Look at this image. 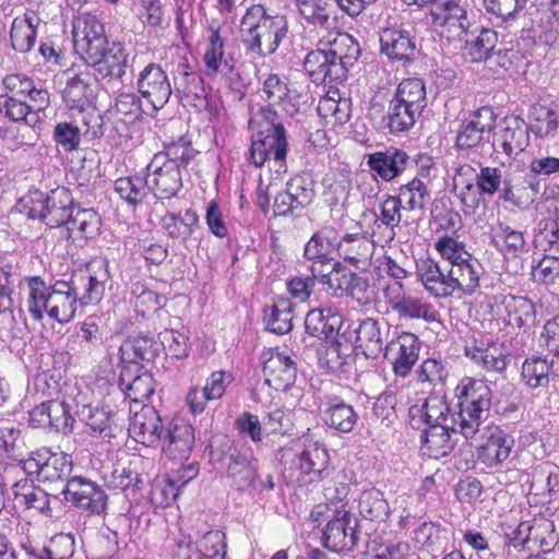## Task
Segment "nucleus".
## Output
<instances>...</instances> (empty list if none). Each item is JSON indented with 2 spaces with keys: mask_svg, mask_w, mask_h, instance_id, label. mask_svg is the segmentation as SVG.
Masks as SVG:
<instances>
[{
  "mask_svg": "<svg viewBox=\"0 0 559 559\" xmlns=\"http://www.w3.org/2000/svg\"><path fill=\"white\" fill-rule=\"evenodd\" d=\"M27 309L34 320L40 321L44 314L60 322H69L76 311L80 287L76 280L58 281L48 286L39 276L27 278Z\"/></svg>",
  "mask_w": 559,
  "mask_h": 559,
  "instance_id": "f257e3e1",
  "label": "nucleus"
},
{
  "mask_svg": "<svg viewBox=\"0 0 559 559\" xmlns=\"http://www.w3.org/2000/svg\"><path fill=\"white\" fill-rule=\"evenodd\" d=\"M288 31L284 15H271L261 4L247 9L240 22V32L248 49L260 56L274 53Z\"/></svg>",
  "mask_w": 559,
  "mask_h": 559,
  "instance_id": "f03ea898",
  "label": "nucleus"
},
{
  "mask_svg": "<svg viewBox=\"0 0 559 559\" xmlns=\"http://www.w3.org/2000/svg\"><path fill=\"white\" fill-rule=\"evenodd\" d=\"M459 399L457 413L460 433L465 439H473L487 418L491 391L483 381L473 378H464L455 389Z\"/></svg>",
  "mask_w": 559,
  "mask_h": 559,
  "instance_id": "7ed1b4c3",
  "label": "nucleus"
},
{
  "mask_svg": "<svg viewBox=\"0 0 559 559\" xmlns=\"http://www.w3.org/2000/svg\"><path fill=\"white\" fill-rule=\"evenodd\" d=\"M262 115L270 124L264 131L253 135L249 159L255 167L273 163L276 173H285L288 151L286 131L282 123L274 121L276 112L273 109L263 108Z\"/></svg>",
  "mask_w": 559,
  "mask_h": 559,
  "instance_id": "20e7f679",
  "label": "nucleus"
},
{
  "mask_svg": "<svg viewBox=\"0 0 559 559\" xmlns=\"http://www.w3.org/2000/svg\"><path fill=\"white\" fill-rule=\"evenodd\" d=\"M383 298L400 320L421 319L430 323L439 319L436 308L423 297L412 294L402 282H388L383 288Z\"/></svg>",
  "mask_w": 559,
  "mask_h": 559,
  "instance_id": "39448f33",
  "label": "nucleus"
},
{
  "mask_svg": "<svg viewBox=\"0 0 559 559\" xmlns=\"http://www.w3.org/2000/svg\"><path fill=\"white\" fill-rule=\"evenodd\" d=\"M323 530V545L334 552L350 551L358 542V519L346 504L329 508Z\"/></svg>",
  "mask_w": 559,
  "mask_h": 559,
  "instance_id": "423d86ee",
  "label": "nucleus"
},
{
  "mask_svg": "<svg viewBox=\"0 0 559 559\" xmlns=\"http://www.w3.org/2000/svg\"><path fill=\"white\" fill-rule=\"evenodd\" d=\"M72 212H74V206L70 191L64 187H58L47 195L36 193L32 198L28 217L40 219L47 226L58 227L67 225Z\"/></svg>",
  "mask_w": 559,
  "mask_h": 559,
  "instance_id": "0eeeda50",
  "label": "nucleus"
},
{
  "mask_svg": "<svg viewBox=\"0 0 559 559\" xmlns=\"http://www.w3.org/2000/svg\"><path fill=\"white\" fill-rule=\"evenodd\" d=\"M333 251L334 243L323 231L313 234L304 250L305 258L312 261L310 271L313 276L331 289H335L333 282L338 281L337 273H334L338 263L332 258Z\"/></svg>",
  "mask_w": 559,
  "mask_h": 559,
  "instance_id": "6e6552de",
  "label": "nucleus"
},
{
  "mask_svg": "<svg viewBox=\"0 0 559 559\" xmlns=\"http://www.w3.org/2000/svg\"><path fill=\"white\" fill-rule=\"evenodd\" d=\"M61 493L67 502L93 514L103 513L107 507L108 498L105 490L84 477H72L64 484Z\"/></svg>",
  "mask_w": 559,
  "mask_h": 559,
  "instance_id": "1a4fd4ad",
  "label": "nucleus"
},
{
  "mask_svg": "<svg viewBox=\"0 0 559 559\" xmlns=\"http://www.w3.org/2000/svg\"><path fill=\"white\" fill-rule=\"evenodd\" d=\"M163 156H154L147 165L145 178L147 190L159 199H171L182 187L181 171L177 164L165 162Z\"/></svg>",
  "mask_w": 559,
  "mask_h": 559,
  "instance_id": "9d476101",
  "label": "nucleus"
},
{
  "mask_svg": "<svg viewBox=\"0 0 559 559\" xmlns=\"http://www.w3.org/2000/svg\"><path fill=\"white\" fill-rule=\"evenodd\" d=\"M471 444L480 450V457L488 466L503 463L511 453L513 439L504 433L498 426L479 427Z\"/></svg>",
  "mask_w": 559,
  "mask_h": 559,
  "instance_id": "9b49d317",
  "label": "nucleus"
},
{
  "mask_svg": "<svg viewBox=\"0 0 559 559\" xmlns=\"http://www.w3.org/2000/svg\"><path fill=\"white\" fill-rule=\"evenodd\" d=\"M163 453L170 460H187L195 442L194 428L186 419L175 417L164 428Z\"/></svg>",
  "mask_w": 559,
  "mask_h": 559,
  "instance_id": "f8f14e48",
  "label": "nucleus"
},
{
  "mask_svg": "<svg viewBox=\"0 0 559 559\" xmlns=\"http://www.w3.org/2000/svg\"><path fill=\"white\" fill-rule=\"evenodd\" d=\"M495 114L490 107H481L471 115L468 120L462 122L456 135V145L460 148H474L489 142L495 127Z\"/></svg>",
  "mask_w": 559,
  "mask_h": 559,
  "instance_id": "ddd939ff",
  "label": "nucleus"
},
{
  "mask_svg": "<svg viewBox=\"0 0 559 559\" xmlns=\"http://www.w3.org/2000/svg\"><path fill=\"white\" fill-rule=\"evenodd\" d=\"M420 343L409 332H403L385 345L384 357L391 362L396 376L406 377L418 360Z\"/></svg>",
  "mask_w": 559,
  "mask_h": 559,
  "instance_id": "4468645a",
  "label": "nucleus"
},
{
  "mask_svg": "<svg viewBox=\"0 0 559 559\" xmlns=\"http://www.w3.org/2000/svg\"><path fill=\"white\" fill-rule=\"evenodd\" d=\"M138 90L154 110L162 109L169 100L173 90L168 75L159 64L150 63L139 74Z\"/></svg>",
  "mask_w": 559,
  "mask_h": 559,
  "instance_id": "2eb2a0df",
  "label": "nucleus"
},
{
  "mask_svg": "<svg viewBox=\"0 0 559 559\" xmlns=\"http://www.w3.org/2000/svg\"><path fill=\"white\" fill-rule=\"evenodd\" d=\"M263 374L265 383L276 391L288 390L296 381L297 368L290 356L270 348L264 354Z\"/></svg>",
  "mask_w": 559,
  "mask_h": 559,
  "instance_id": "dca6fc26",
  "label": "nucleus"
},
{
  "mask_svg": "<svg viewBox=\"0 0 559 559\" xmlns=\"http://www.w3.org/2000/svg\"><path fill=\"white\" fill-rule=\"evenodd\" d=\"M5 115L13 121H24L23 126H19L15 129L17 134H21L22 139L16 141V145H33L38 138V134L34 130V127L40 121L38 116L43 110H35L33 103L25 98L8 97L3 104ZM7 132L13 133L14 130H7Z\"/></svg>",
  "mask_w": 559,
  "mask_h": 559,
  "instance_id": "f3484780",
  "label": "nucleus"
},
{
  "mask_svg": "<svg viewBox=\"0 0 559 559\" xmlns=\"http://www.w3.org/2000/svg\"><path fill=\"white\" fill-rule=\"evenodd\" d=\"M164 428L157 411L153 406L141 405L133 412L128 430L136 442L150 447L162 440Z\"/></svg>",
  "mask_w": 559,
  "mask_h": 559,
  "instance_id": "a211bd4d",
  "label": "nucleus"
},
{
  "mask_svg": "<svg viewBox=\"0 0 559 559\" xmlns=\"http://www.w3.org/2000/svg\"><path fill=\"white\" fill-rule=\"evenodd\" d=\"M495 307L496 313L503 318L509 325L530 326L535 321V305L524 296L497 295L495 296Z\"/></svg>",
  "mask_w": 559,
  "mask_h": 559,
  "instance_id": "6ab92c4d",
  "label": "nucleus"
},
{
  "mask_svg": "<svg viewBox=\"0 0 559 559\" xmlns=\"http://www.w3.org/2000/svg\"><path fill=\"white\" fill-rule=\"evenodd\" d=\"M367 165L382 180L392 181L411 167L412 159L404 150L390 146L369 154Z\"/></svg>",
  "mask_w": 559,
  "mask_h": 559,
  "instance_id": "aec40b11",
  "label": "nucleus"
},
{
  "mask_svg": "<svg viewBox=\"0 0 559 559\" xmlns=\"http://www.w3.org/2000/svg\"><path fill=\"white\" fill-rule=\"evenodd\" d=\"M432 24L447 27L450 35L460 40L467 35L469 22L465 9L456 0H439L430 10Z\"/></svg>",
  "mask_w": 559,
  "mask_h": 559,
  "instance_id": "412c9836",
  "label": "nucleus"
},
{
  "mask_svg": "<svg viewBox=\"0 0 559 559\" xmlns=\"http://www.w3.org/2000/svg\"><path fill=\"white\" fill-rule=\"evenodd\" d=\"M417 275L425 289L435 298L454 296V288L450 269H443L432 259H425L417 263Z\"/></svg>",
  "mask_w": 559,
  "mask_h": 559,
  "instance_id": "4be33fe9",
  "label": "nucleus"
},
{
  "mask_svg": "<svg viewBox=\"0 0 559 559\" xmlns=\"http://www.w3.org/2000/svg\"><path fill=\"white\" fill-rule=\"evenodd\" d=\"M409 421L414 428L421 424L428 427L433 425H457L459 418L449 417V406L442 396L431 395L425 399L421 405H413L409 408Z\"/></svg>",
  "mask_w": 559,
  "mask_h": 559,
  "instance_id": "5701e85b",
  "label": "nucleus"
},
{
  "mask_svg": "<svg viewBox=\"0 0 559 559\" xmlns=\"http://www.w3.org/2000/svg\"><path fill=\"white\" fill-rule=\"evenodd\" d=\"M390 329L373 318L362 320L356 329V347L367 359H376L384 352Z\"/></svg>",
  "mask_w": 559,
  "mask_h": 559,
  "instance_id": "b1692460",
  "label": "nucleus"
},
{
  "mask_svg": "<svg viewBox=\"0 0 559 559\" xmlns=\"http://www.w3.org/2000/svg\"><path fill=\"white\" fill-rule=\"evenodd\" d=\"M376 241L364 235H345L337 243L340 257L358 270H367L374 253Z\"/></svg>",
  "mask_w": 559,
  "mask_h": 559,
  "instance_id": "393cba45",
  "label": "nucleus"
},
{
  "mask_svg": "<svg viewBox=\"0 0 559 559\" xmlns=\"http://www.w3.org/2000/svg\"><path fill=\"white\" fill-rule=\"evenodd\" d=\"M321 45L325 46L332 61L342 67L344 80L348 70L355 64L360 56V47L357 40L348 33L330 34L325 41L321 40Z\"/></svg>",
  "mask_w": 559,
  "mask_h": 559,
  "instance_id": "a878e982",
  "label": "nucleus"
},
{
  "mask_svg": "<svg viewBox=\"0 0 559 559\" xmlns=\"http://www.w3.org/2000/svg\"><path fill=\"white\" fill-rule=\"evenodd\" d=\"M381 52L399 61H412L418 49L414 37L407 31L386 28L380 35Z\"/></svg>",
  "mask_w": 559,
  "mask_h": 559,
  "instance_id": "bb28decb",
  "label": "nucleus"
},
{
  "mask_svg": "<svg viewBox=\"0 0 559 559\" xmlns=\"http://www.w3.org/2000/svg\"><path fill=\"white\" fill-rule=\"evenodd\" d=\"M492 146L501 148L508 156L516 155L524 151L528 143L527 127L518 118H506L503 128L492 136Z\"/></svg>",
  "mask_w": 559,
  "mask_h": 559,
  "instance_id": "cd10ccee",
  "label": "nucleus"
},
{
  "mask_svg": "<svg viewBox=\"0 0 559 559\" xmlns=\"http://www.w3.org/2000/svg\"><path fill=\"white\" fill-rule=\"evenodd\" d=\"M2 84L12 95L10 97L28 98L35 110H45L50 103L49 93L37 86L28 76L20 73L7 75Z\"/></svg>",
  "mask_w": 559,
  "mask_h": 559,
  "instance_id": "c85d7f7f",
  "label": "nucleus"
},
{
  "mask_svg": "<svg viewBox=\"0 0 559 559\" xmlns=\"http://www.w3.org/2000/svg\"><path fill=\"white\" fill-rule=\"evenodd\" d=\"M72 396V403L75 407V415L81 421L91 428L93 432L111 435L110 416L107 411L102 407L93 406L88 401L86 393L80 391Z\"/></svg>",
  "mask_w": 559,
  "mask_h": 559,
  "instance_id": "c756f323",
  "label": "nucleus"
},
{
  "mask_svg": "<svg viewBox=\"0 0 559 559\" xmlns=\"http://www.w3.org/2000/svg\"><path fill=\"white\" fill-rule=\"evenodd\" d=\"M335 0H295L299 15L314 27L330 29L336 23Z\"/></svg>",
  "mask_w": 559,
  "mask_h": 559,
  "instance_id": "7c9ffc66",
  "label": "nucleus"
},
{
  "mask_svg": "<svg viewBox=\"0 0 559 559\" xmlns=\"http://www.w3.org/2000/svg\"><path fill=\"white\" fill-rule=\"evenodd\" d=\"M304 67L313 82H341L344 80L342 67L332 61L325 48L307 53Z\"/></svg>",
  "mask_w": 559,
  "mask_h": 559,
  "instance_id": "2f4dec72",
  "label": "nucleus"
},
{
  "mask_svg": "<svg viewBox=\"0 0 559 559\" xmlns=\"http://www.w3.org/2000/svg\"><path fill=\"white\" fill-rule=\"evenodd\" d=\"M404 205L396 195H386L380 204V216L373 223L372 236H376V229L380 230L379 242L389 243L395 236V228L402 222V210Z\"/></svg>",
  "mask_w": 559,
  "mask_h": 559,
  "instance_id": "473e14b6",
  "label": "nucleus"
},
{
  "mask_svg": "<svg viewBox=\"0 0 559 559\" xmlns=\"http://www.w3.org/2000/svg\"><path fill=\"white\" fill-rule=\"evenodd\" d=\"M95 82L96 76L90 71H81L70 76L62 92L63 100L69 108L84 110L93 97Z\"/></svg>",
  "mask_w": 559,
  "mask_h": 559,
  "instance_id": "72a5a7b5",
  "label": "nucleus"
},
{
  "mask_svg": "<svg viewBox=\"0 0 559 559\" xmlns=\"http://www.w3.org/2000/svg\"><path fill=\"white\" fill-rule=\"evenodd\" d=\"M227 459L226 473L231 485L238 490L252 487L258 475V460L249 459L237 450L230 452Z\"/></svg>",
  "mask_w": 559,
  "mask_h": 559,
  "instance_id": "f704fd0d",
  "label": "nucleus"
},
{
  "mask_svg": "<svg viewBox=\"0 0 559 559\" xmlns=\"http://www.w3.org/2000/svg\"><path fill=\"white\" fill-rule=\"evenodd\" d=\"M450 431L460 432V428L457 425H433L428 427L423 436V454L435 460L450 454L454 449V443L451 440Z\"/></svg>",
  "mask_w": 559,
  "mask_h": 559,
  "instance_id": "c9c22d12",
  "label": "nucleus"
},
{
  "mask_svg": "<svg viewBox=\"0 0 559 559\" xmlns=\"http://www.w3.org/2000/svg\"><path fill=\"white\" fill-rule=\"evenodd\" d=\"M343 324V317L332 308L312 309L305 319L307 333L319 338H333Z\"/></svg>",
  "mask_w": 559,
  "mask_h": 559,
  "instance_id": "e433bc0d",
  "label": "nucleus"
},
{
  "mask_svg": "<svg viewBox=\"0 0 559 559\" xmlns=\"http://www.w3.org/2000/svg\"><path fill=\"white\" fill-rule=\"evenodd\" d=\"M39 17L33 11H27L24 15L13 20L10 38L12 48L20 53H26L32 50L37 36V26Z\"/></svg>",
  "mask_w": 559,
  "mask_h": 559,
  "instance_id": "4c0bfd02",
  "label": "nucleus"
},
{
  "mask_svg": "<svg viewBox=\"0 0 559 559\" xmlns=\"http://www.w3.org/2000/svg\"><path fill=\"white\" fill-rule=\"evenodd\" d=\"M263 93L273 105H280L288 115L294 116L299 110V95L288 87L286 81L277 74H270L263 82Z\"/></svg>",
  "mask_w": 559,
  "mask_h": 559,
  "instance_id": "58836bf2",
  "label": "nucleus"
},
{
  "mask_svg": "<svg viewBox=\"0 0 559 559\" xmlns=\"http://www.w3.org/2000/svg\"><path fill=\"white\" fill-rule=\"evenodd\" d=\"M109 272L106 263L98 266L93 273L74 276L80 287L79 301L82 305L98 302L105 294L106 285L109 282Z\"/></svg>",
  "mask_w": 559,
  "mask_h": 559,
  "instance_id": "ea45409f",
  "label": "nucleus"
},
{
  "mask_svg": "<svg viewBox=\"0 0 559 559\" xmlns=\"http://www.w3.org/2000/svg\"><path fill=\"white\" fill-rule=\"evenodd\" d=\"M454 296L472 295L479 287L483 267L475 258H471L455 266H450Z\"/></svg>",
  "mask_w": 559,
  "mask_h": 559,
  "instance_id": "a19ab883",
  "label": "nucleus"
},
{
  "mask_svg": "<svg viewBox=\"0 0 559 559\" xmlns=\"http://www.w3.org/2000/svg\"><path fill=\"white\" fill-rule=\"evenodd\" d=\"M100 59L91 67L102 79L122 78L126 74L128 55L121 44L111 43L100 55Z\"/></svg>",
  "mask_w": 559,
  "mask_h": 559,
  "instance_id": "79ce46f5",
  "label": "nucleus"
},
{
  "mask_svg": "<svg viewBox=\"0 0 559 559\" xmlns=\"http://www.w3.org/2000/svg\"><path fill=\"white\" fill-rule=\"evenodd\" d=\"M392 99L396 100L399 105L408 106L423 114L428 102L426 85L423 80L417 78L405 79L399 84Z\"/></svg>",
  "mask_w": 559,
  "mask_h": 559,
  "instance_id": "37998d69",
  "label": "nucleus"
},
{
  "mask_svg": "<svg viewBox=\"0 0 559 559\" xmlns=\"http://www.w3.org/2000/svg\"><path fill=\"white\" fill-rule=\"evenodd\" d=\"M100 217L93 209L74 207L67 228L73 238H94L100 230Z\"/></svg>",
  "mask_w": 559,
  "mask_h": 559,
  "instance_id": "c03bdc74",
  "label": "nucleus"
},
{
  "mask_svg": "<svg viewBox=\"0 0 559 559\" xmlns=\"http://www.w3.org/2000/svg\"><path fill=\"white\" fill-rule=\"evenodd\" d=\"M72 459L64 452H52L47 448L41 469V483H67L72 472Z\"/></svg>",
  "mask_w": 559,
  "mask_h": 559,
  "instance_id": "a18cd8bd",
  "label": "nucleus"
},
{
  "mask_svg": "<svg viewBox=\"0 0 559 559\" xmlns=\"http://www.w3.org/2000/svg\"><path fill=\"white\" fill-rule=\"evenodd\" d=\"M198 223L199 217L192 210H187L182 216L167 212L160 219L162 228L167 236L181 241L191 237Z\"/></svg>",
  "mask_w": 559,
  "mask_h": 559,
  "instance_id": "49530a36",
  "label": "nucleus"
},
{
  "mask_svg": "<svg viewBox=\"0 0 559 559\" xmlns=\"http://www.w3.org/2000/svg\"><path fill=\"white\" fill-rule=\"evenodd\" d=\"M156 352V344L146 336L129 338L119 348L120 359L128 364L151 361L155 358Z\"/></svg>",
  "mask_w": 559,
  "mask_h": 559,
  "instance_id": "de8ad7c7",
  "label": "nucleus"
},
{
  "mask_svg": "<svg viewBox=\"0 0 559 559\" xmlns=\"http://www.w3.org/2000/svg\"><path fill=\"white\" fill-rule=\"evenodd\" d=\"M292 305L287 299H280L277 302L263 310V322L265 328L275 334H286L292 328Z\"/></svg>",
  "mask_w": 559,
  "mask_h": 559,
  "instance_id": "09e8293b",
  "label": "nucleus"
},
{
  "mask_svg": "<svg viewBox=\"0 0 559 559\" xmlns=\"http://www.w3.org/2000/svg\"><path fill=\"white\" fill-rule=\"evenodd\" d=\"M357 418L353 406L345 404L343 401L329 403L323 416V420L329 427L341 432L352 431Z\"/></svg>",
  "mask_w": 559,
  "mask_h": 559,
  "instance_id": "8fccbe9b",
  "label": "nucleus"
},
{
  "mask_svg": "<svg viewBox=\"0 0 559 559\" xmlns=\"http://www.w3.org/2000/svg\"><path fill=\"white\" fill-rule=\"evenodd\" d=\"M358 508L360 515L370 521H384L390 512L389 503L383 493L376 488L361 492Z\"/></svg>",
  "mask_w": 559,
  "mask_h": 559,
  "instance_id": "3c124183",
  "label": "nucleus"
},
{
  "mask_svg": "<svg viewBox=\"0 0 559 559\" xmlns=\"http://www.w3.org/2000/svg\"><path fill=\"white\" fill-rule=\"evenodd\" d=\"M530 119L532 131L539 138L554 136L559 128V112L544 105H534Z\"/></svg>",
  "mask_w": 559,
  "mask_h": 559,
  "instance_id": "603ef678",
  "label": "nucleus"
},
{
  "mask_svg": "<svg viewBox=\"0 0 559 559\" xmlns=\"http://www.w3.org/2000/svg\"><path fill=\"white\" fill-rule=\"evenodd\" d=\"M522 379L531 389L547 388L551 374V367L546 358H527L522 365Z\"/></svg>",
  "mask_w": 559,
  "mask_h": 559,
  "instance_id": "864d4df0",
  "label": "nucleus"
},
{
  "mask_svg": "<svg viewBox=\"0 0 559 559\" xmlns=\"http://www.w3.org/2000/svg\"><path fill=\"white\" fill-rule=\"evenodd\" d=\"M396 197L404 205V210L409 212L424 211L427 200L429 199V191L423 180L413 178L399 188V194Z\"/></svg>",
  "mask_w": 559,
  "mask_h": 559,
  "instance_id": "5fc2aeb1",
  "label": "nucleus"
},
{
  "mask_svg": "<svg viewBox=\"0 0 559 559\" xmlns=\"http://www.w3.org/2000/svg\"><path fill=\"white\" fill-rule=\"evenodd\" d=\"M466 355L477 365L489 372H502L506 370L510 359L497 347H473L466 348Z\"/></svg>",
  "mask_w": 559,
  "mask_h": 559,
  "instance_id": "6e6d98bb",
  "label": "nucleus"
},
{
  "mask_svg": "<svg viewBox=\"0 0 559 559\" xmlns=\"http://www.w3.org/2000/svg\"><path fill=\"white\" fill-rule=\"evenodd\" d=\"M491 241L504 254L516 257L524 250L525 238L522 231L515 230L507 224L499 223L493 229Z\"/></svg>",
  "mask_w": 559,
  "mask_h": 559,
  "instance_id": "4d7b16f0",
  "label": "nucleus"
},
{
  "mask_svg": "<svg viewBox=\"0 0 559 559\" xmlns=\"http://www.w3.org/2000/svg\"><path fill=\"white\" fill-rule=\"evenodd\" d=\"M397 105L396 100L391 99L385 115L386 127L391 133L408 131L421 116L408 106Z\"/></svg>",
  "mask_w": 559,
  "mask_h": 559,
  "instance_id": "13d9d810",
  "label": "nucleus"
},
{
  "mask_svg": "<svg viewBox=\"0 0 559 559\" xmlns=\"http://www.w3.org/2000/svg\"><path fill=\"white\" fill-rule=\"evenodd\" d=\"M328 461V451L318 443H310L298 455L296 464L302 474L319 476Z\"/></svg>",
  "mask_w": 559,
  "mask_h": 559,
  "instance_id": "bf43d9fd",
  "label": "nucleus"
},
{
  "mask_svg": "<svg viewBox=\"0 0 559 559\" xmlns=\"http://www.w3.org/2000/svg\"><path fill=\"white\" fill-rule=\"evenodd\" d=\"M531 538L533 548L537 547L545 554L550 552L559 539L554 522L544 516L531 521Z\"/></svg>",
  "mask_w": 559,
  "mask_h": 559,
  "instance_id": "052dcab7",
  "label": "nucleus"
},
{
  "mask_svg": "<svg viewBox=\"0 0 559 559\" xmlns=\"http://www.w3.org/2000/svg\"><path fill=\"white\" fill-rule=\"evenodd\" d=\"M319 115L333 124H344L350 117V100L326 96L319 102Z\"/></svg>",
  "mask_w": 559,
  "mask_h": 559,
  "instance_id": "680f3d73",
  "label": "nucleus"
},
{
  "mask_svg": "<svg viewBox=\"0 0 559 559\" xmlns=\"http://www.w3.org/2000/svg\"><path fill=\"white\" fill-rule=\"evenodd\" d=\"M73 394L69 395V401H48L50 427H55L56 430L67 435L72 431L74 425V417L71 414V409L74 404L72 403Z\"/></svg>",
  "mask_w": 559,
  "mask_h": 559,
  "instance_id": "e2e57ef3",
  "label": "nucleus"
},
{
  "mask_svg": "<svg viewBox=\"0 0 559 559\" xmlns=\"http://www.w3.org/2000/svg\"><path fill=\"white\" fill-rule=\"evenodd\" d=\"M115 191L128 203L136 205L146 197L147 185L140 176L121 177L115 181Z\"/></svg>",
  "mask_w": 559,
  "mask_h": 559,
  "instance_id": "0e129e2a",
  "label": "nucleus"
},
{
  "mask_svg": "<svg viewBox=\"0 0 559 559\" xmlns=\"http://www.w3.org/2000/svg\"><path fill=\"white\" fill-rule=\"evenodd\" d=\"M466 41L467 53L473 62H481L490 57L491 51L495 49L498 35L495 31L489 28H481L479 35L475 40Z\"/></svg>",
  "mask_w": 559,
  "mask_h": 559,
  "instance_id": "69168bd1",
  "label": "nucleus"
},
{
  "mask_svg": "<svg viewBox=\"0 0 559 559\" xmlns=\"http://www.w3.org/2000/svg\"><path fill=\"white\" fill-rule=\"evenodd\" d=\"M285 191L295 201V206L305 209L310 205L314 199L313 181L308 176H296L292 178Z\"/></svg>",
  "mask_w": 559,
  "mask_h": 559,
  "instance_id": "338daca9",
  "label": "nucleus"
},
{
  "mask_svg": "<svg viewBox=\"0 0 559 559\" xmlns=\"http://www.w3.org/2000/svg\"><path fill=\"white\" fill-rule=\"evenodd\" d=\"M226 536L222 531H209L199 542V552L195 557L199 558L203 555L210 559H224L226 556Z\"/></svg>",
  "mask_w": 559,
  "mask_h": 559,
  "instance_id": "774afa93",
  "label": "nucleus"
}]
</instances>
